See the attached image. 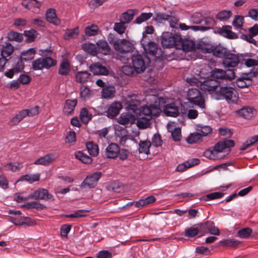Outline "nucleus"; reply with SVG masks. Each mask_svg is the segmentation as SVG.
<instances>
[{
	"label": "nucleus",
	"mask_w": 258,
	"mask_h": 258,
	"mask_svg": "<svg viewBox=\"0 0 258 258\" xmlns=\"http://www.w3.org/2000/svg\"><path fill=\"white\" fill-rule=\"evenodd\" d=\"M187 99L190 103L197 105L201 108H205V99L199 89H189L187 93Z\"/></svg>",
	"instance_id": "nucleus-6"
},
{
	"label": "nucleus",
	"mask_w": 258,
	"mask_h": 258,
	"mask_svg": "<svg viewBox=\"0 0 258 258\" xmlns=\"http://www.w3.org/2000/svg\"><path fill=\"white\" fill-rule=\"evenodd\" d=\"M197 48L198 49H201L203 53L212 52L214 55L218 57L223 58V59L228 52L226 48L220 46H217L212 48V47L207 48L201 44H198Z\"/></svg>",
	"instance_id": "nucleus-7"
},
{
	"label": "nucleus",
	"mask_w": 258,
	"mask_h": 258,
	"mask_svg": "<svg viewBox=\"0 0 258 258\" xmlns=\"http://www.w3.org/2000/svg\"><path fill=\"white\" fill-rule=\"evenodd\" d=\"M131 59L132 65L137 74L143 72L150 62V58L145 54H134Z\"/></svg>",
	"instance_id": "nucleus-3"
},
{
	"label": "nucleus",
	"mask_w": 258,
	"mask_h": 258,
	"mask_svg": "<svg viewBox=\"0 0 258 258\" xmlns=\"http://www.w3.org/2000/svg\"><path fill=\"white\" fill-rule=\"evenodd\" d=\"M136 10L130 9L123 13L120 16V20L125 24L130 23L134 18Z\"/></svg>",
	"instance_id": "nucleus-34"
},
{
	"label": "nucleus",
	"mask_w": 258,
	"mask_h": 258,
	"mask_svg": "<svg viewBox=\"0 0 258 258\" xmlns=\"http://www.w3.org/2000/svg\"><path fill=\"white\" fill-rule=\"evenodd\" d=\"M7 37L10 41H15L18 42H22L23 37L22 34L17 32L11 31L8 33Z\"/></svg>",
	"instance_id": "nucleus-49"
},
{
	"label": "nucleus",
	"mask_w": 258,
	"mask_h": 258,
	"mask_svg": "<svg viewBox=\"0 0 258 258\" xmlns=\"http://www.w3.org/2000/svg\"><path fill=\"white\" fill-rule=\"evenodd\" d=\"M258 34V25L255 24L249 29V35H246V40L249 42L254 43L255 41L252 38L253 36Z\"/></svg>",
	"instance_id": "nucleus-47"
},
{
	"label": "nucleus",
	"mask_w": 258,
	"mask_h": 258,
	"mask_svg": "<svg viewBox=\"0 0 258 258\" xmlns=\"http://www.w3.org/2000/svg\"><path fill=\"white\" fill-rule=\"evenodd\" d=\"M255 112V110L250 107H244L236 111L239 116L246 119H251Z\"/></svg>",
	"instance_id": "nucleus-25"
},
{
	"label": "nucleus",
	"mask_w": 258,
	"mask_h": 258,
	"mask_svg": "<svg viewBox=\"0 0 258 258\" xmlns=\"http://www.w3.org/2000/svg\"><path fill=\"white\" fill-rule=\"evenodd\" d=\"M151 143L150 141H140L139 143V151L140 153H144L147 155L150 154V147Z\"/></svg>",
	"instance_id": "nucleus-40"
},
{
	"label": "nucleus",
	"mask_w": 258,
	"mask_h": 258,
	"mask_svg": "<svg viewBox=\"0 0 258 258\" xmlns=\"http://www.w3.org/2000/svg\"><path fill=\"white\" fill-rule=\"evenodd\" d=\"M90 76V74L87 71H80L76 73L75 78L77 82L84 84L87 82Z\"/></svg>",
	"instance_id": "nucleus-36"
},
{
	"label": "nucleus",
	"mask_w": 258,
	"mask_h": 258,
	"mask_svg": "<svg viewBox=\"0 0 258 258\" xmlns=\"http://www.w3.org/2000/svg\"><path fill=\"white\" fill-rule=\"evenodd\" d=\"M36 52L35 48H31L28 50L23 51L21 53V58L24 61L30 60L34 57Z\"/></svg>",
	"instance_id": "nucleus-38"
},
{
	"label": "nucleus",
	"mask_w": 258,
	"mask_h": 258,
	"mask_svg": "<svg viewBox=\"0 0 258 258\" xmlns=\"http://www.w3.org/2000/svg\"><path fill=\"white\" fill-rule=\"evenodd\" d=\"M135 121L136 117L135 115L130 112L121 113L117 120L118 123L124 125L133 124L135 122Z\"/></svg>",
	"instance_id": "nucleus-17"
},
{
	"label": "nucleus",
	"mask_w": 258,
	"mask_h": 258,
	"mask_svg": "<svg viewBox=\"0 0 258 258\" xmlns=\"http://www.w3.org/2000/svg\"><path fill=\"white\" fill-rule=\"evenodd\" d=\"M179 27L181 30H187L188 29H192L194 31L198 30H203L206 29V27L204 26H189L186 25L184 23H180L179 25Z\"/></svg>",
	"instance_id": "nucleus-60"
},
{
	"label": "nucleus",
	"mask_w": 258,
	"mask_h": 258,
	"mask_svg": "<svg viewBox=\"0 0 258 258\" xmlns=\"http://www.w3.org/2000/svg\"><path fill=\"white\" fill-rule=\"evenodd\" d=\"M224 195L223 192H214L203 196L202 198V200L207 201L211 200L220 199Z\"/></svg>",
	"instance_id": "nucleus-55"
},
{
	"label": "nucleus",
	"mask_w": 258,
	"mask_h": 258,
	"mask_svg": "<svg viewBox=\"0 0 258 258\" xmlns=\"http://www.w3.org/2000/svg\"><path fill=\"white\" fill-rule=\"evenodd\" d=\"M164 112L168 116L176 117L179 114V108L175 103L167 104L166 105H163Z\"/></svg>",
	"instance_id": "nucleus-21"
},
{
	"label": "nucleus",
	"mask_w": 258,
	"mask_h": 258,
	"mask_svg": "<svg viewBox=\"0 0 258 258\" xmlns=\"http://www.w3.org/2000/svg\"><path fill=\"white\" fill-rule=\"evenodd\" d=\"M24 34L27 38V41L30 43L34 41L38 35V33L35 30L31 29L29 30L24 31Z\"/></svg>",
	"instance_id": "nucleus-52"
},
{
	"label": "nucleus",
	"mask_w": 258,
	"mask_h": 258,
	"mask_svg": "<svg viewBox=\"0 0 258 258\" xmlns=\"http://www.w3.org/2000/svg\"><path fill=\"white\" fill-rule=\"evenodd\" d=\"M115 93V89L113 86L109 85L103 88L101 94L102 97L105 99L112 98Z\"/></svg>",
	"instance_id": "nucleus-29"
},
{
	"label": "nucleus",
	"mask_w": 258,
	"mask_h": 258,
	"mask_svg": "<svg viewBox=\"0 0 258 258\" xmlns=\"http://www.w3.org/2000/svg\"><path fill=\"white\" fill-rule=\"evenodd\" d=\"M181 36L169 32H164L161 36V44L164 48L175 47L177 49Z\"/></svg>",
	"instance_id": "nucleus-4"
},
{
	"label": "nucleus",
	"mask_w": 258,
	"mask_h": 258,
	"mask_svg": "<svg viewBox=\"0 0 258 258\" xmlns=\"http://www.w3.org/2000/svg\"><path fill=\"white\" fill-rule=\"evenodd\" d=\"M75 155L76 159L83 163L89 164L92 162V159L81 151H77Z\"/></svg>",
	"instance_id": "nucleus-39"
},
{
	"label": "nucleus",
	"mask_w": 258,
	"mask_h": 258,
	"mask_svg": "<svg viewBox=\"0 0 258 258\" xmlns=\"http://www.w3.org/2000/svg\"><path fill=\"white\" fill-rule=\"evenodd\" d=\"M196 130L202 134L203 138V137H206L210 134L212 131V128L209 125L198 124L196 126Z\"/></svg>",
	"instance_id": "nucleus-50"
},
{
	"label": "nucleus",
	"mask_w": 258,
	"mask_h": 258,
	"mask_svg": "<svg viewBox=\"0 0 258 258\" xmlns=\"http://www.w3.org/2000/svg\"><path fill=\"white\" fill-rule=\"evenodd\" d=\"M122 107V104L119 102H114L111 103L106 111V115L109 118L115 117L119 114Z\"/></svg>",
	"instance_id": "nucleus-20"
},
{
	"label": "nucleus",
	"mask_w": 258,
	"mask_h": 258,
	"mask_svg": "<svg viewBox=\"0 0 258 258\" xmlns=\"http://www.w3.org/2000/svg\"><path fill=\"white\" fill-rule=\"evenodd\" d=\"M46 20L47 22L55 26L60 24V20L57 18L55 10L54 9H48L45 14Z\"/></svg>",
	"instance_id": "nucleus-22"
},
{
	"label": "nucleus",
	"mask_w": 258,
	"mask_h": 258,
	"mask_svg": "<svg viewBox=\"0 0 258 258\" xmlns=\"http://www.w3.org/2000/svg\"><path fill=\"white\" fill-rule=\"evenodd\" d=\"M243 56V54L238 55L228 51L223 60V63L226 67H235L239 62H241V59Z\"/></svg>",
	"instance_id": "nucleus-9"
},
{
	"label": "nucleus",
	"mask_w": 258,
	"mask_h": 258,
	"mask_svg": "<svg viewBox=\"0 0 258 258\" xmlns=\"http://www.w3.org/2000/svg\"><path fill=\"white\" fill-rule=\"evenodd\" d=\"M224 71L222 69L215 68L211 72L210 77L213 79H224Z\"/></svg>",
	"instance_id": "nucleus-54"
},
{
	"label": "nucleus",
	"mask_w": 258,
	"mask_h": 258,
	"mask_svg": "<svg viewBox=\"0 0 258 258\" xmlns=\"http://www.w3.org/2000/svg\"><path fill=\"white\" fill-rule=\"evenodd\" d=\"M57 156L55 153H49L44 157H41L35 161L34 164L36 165H42L44 166H48L50 165Z\"/></svg>",
	"instance_id": "nucleus-19"
},
{
	"label": "nucleus",
	"mask_w": 258,
	"mask_h": 258,
	"mask_svg": "<svg viewBox=\"0 0 258 258\" xmlns=\"http://www.w3.org/2000/svg\"><path fill=\"white\" fill-rule=\"evenodd\" d=\"M77 104V99L66 100L63 111L67 115L71 114L74 111L75 108Z\"/></svg>",
	"instance_id": "nucleus-28"
},
{
	"label": "nucleus",
	"mask_w": 258,
	"mask_h": 258,
	"mask_svg": "<svg viewBox=\"0 0 258 258\" xmlns=\"http://www.w3.org/2000/svg\"><path fill=\"white\" fill-rule=\"evenodd\" d=\"M231 29L232 27L231 26H224L222 28L220 29L219 33L223 36L227 38H236V35L231 31Z\"/></svg>",
	"instance_id": "nucleus-32"
},
{
	"label": "nucleus",
	"mask_w": 258,
	"mask_h": 258,
	"mask_svg": "<svg viewBox=\"0 0 258 258\" xmlns=\"http://www.w3.org/2000/svg\"><path fill=\"white\" fill-rule=\"evenodd\" d=\"M91 71L94 75H106L108 73V71L106 68L100 63H96L91 64L90 67Z\"/></svg>",
	"instance_id": "nucleus-26"
},
{
	"label": "nucleus",
	"mask_w": 258,
	"mask_h": 258,
	"mask_svg": "<svg viewBox=\"0 0 258 258\" xmlns=\"http://www.w3.org/2000/svg\"><path fill=\"white\" fill-rule=\"evenodd\" d=\"M201 89L204 91L209 92L214 91L217 87L220 85V82L212 78H207L202 83H200Z\"/></svg>",
	"instance_id": "nucleus-14"
},
{
	"label": "nucleus",
	"mask_w": 258,
	"mask_h": 258,
	"mask_svg": "<svg viewBox=\"0 0 258 258\" xmlns=\"http://www.w3.org/2000/svg\"><path fill=\"white\" fill-rule=\"evenodd\" d=\"M235 145L234 141L232 140L223 139L220 141L214 146V150L216 153L222 152L226 148H230Z\"/></svg>",
	"instance_id": "nucleus-16"
},
{
	"label": "nucleus",
	"mask_w": 258,
	"mask_h": 258,
	"mask_svg": "<svg viewBox=\"0 0 258 258\" xmlns=\"http://www.w3.org/2000/svg\"><path fill=\"white\" fill-rule=\"evenodd\" d=\"M71 71V66L69 60L65 58L60 62L58 73L61 76H67Z\"/></svg>",
	"instance_id": "nucleus-27"
},
{
	"label": "nucleus",
	"mask_w": 258,
	"mask_h": 258,
	"mask_svg": "<svg viewBox=\"0 0 258 258\" xmlns=\"http://www.w3.org/2000/svg\"><path fill=\"white\" fill-rule=\"evenodd\" d=\"M248 76V75H246L245 77L243 76L236 80V84L238 87L244 88L248 87L252 84V80Z\"/></svg>",
	"instance_id": "nucleus-31"
},
{
	"label": "nucleus",
	"mask_w": 258,
	"mask_h": 258,
	"mask_svg": "<svg viewBox=\"0 0 258 258\" xmlns=\"http://www.w3.org/2000/svg\"><path fill=\"white\" fill-rule=\"evenodd\" d=\"M12 222L15 225H32L34 223V221L28 217H22L18 216L15 217H12Z\"/></svg>",
	"instance_id": "nucleus-23"
},
{
	"label": "nucleus",
	"mask_w": 258,
	"mask_h": 258,
	"mask_svg": "<svg viewBox=\"0 0 258 258\" xmlns=\"http://www.w3.org/2000/svg\"><path fill=\"white\" fill-rule=\"evenodd\" d=\"M250 56L247 54H243V57H241V62L243 63L244 61L245 65L248 67H254L258 66V57L256 59L246 58L245 57Z\"/></svg>",
	"instance_id": "nucleus-51"
},
{
	"label": "nucleus",
	"mask_w": 258,
	"mask_h": 258,
	"mask_svg": "<svg viewBox=\"0 0 258 258\" xmlns=\"http://www.w3.org/2000/svg\"><path fill=\"white\" fill-rule=\"evenodd\" d=\"M91 90L86 86H82L80 88V97L85 100L91 97Z\"/></svg>",
	"instance_id": "nucleus-63"
},
{
	"label": "nucleus",
	"mask_w": 258,
	"mask_h": 258,
	"mask_svg": "<svg viewBox=\"0 0 258 258\" xmlns=\"http://www.w3.org/2000/svg\"><path fill=\"white\" fill-rule=\"evenodd\" d=\"M83 50L86 52L91 54L92 55L95 56L97 53V46L92 43H86L84 44L82 46Z\"/></svg>",
	"instance_id": "nucleus-46"
},
{
	"label": "nucleus",
	"mask_w": 258,
	"mask_h": 258,
	"mask_svg": "<svg viewBox=\"0 0 258 258\" xmlns=\"http://www.w3.org/2000/svg\"><path fill=\"white\" fill-rule=\"evenodd\" d=\"M115 45L116 47L114 49L121 54L132 52L134 48V45L125 39H121L119 43H116Z\"/></svg>",
	"instance_id": "nucleus-13"
},
{
	"label": "nucleus",
	"mask_w": 258,
	"mask_h": 258,
	"mask_svg": "<svg viewBox=\"0 0 258 258\" xmlns=\"http://www.w3.org/2000/svg\"><path fill=\"white\" fill-rule=\"evenodd\" d=\"M257 142H258V135L253 136L242 145L240 150L241 151H244Z\"/></svg>",
	"instance_id": "nucleus-56"
},
{
	"label": "nucleus",
	"mask_w": 258,
	"mask_h": 258,
	"mask_svg": "<svg viewBox=\"0 0 258 258\" xmlns=\"http://www.w3.org/2000/svg\"><path fill=\"white\" fill-rule=\"evenodd\" d=\"M92 117V114L89 113V111L86 108H83L81 110L80 118L83 123H88L89 121L91 119Z\"/></svg>",
	"instance_id": "nucleus-43"
},
{
	"label": "nucleus",
	"mask_w": 258,
	"mask_h": 258,
	"mask_svg": "<svg viewBox=\"0 0 258 258\" xmlns=\"http://www.w3.org/2000/svg\"><path fill=\"white\" fill-rule=\"evenodd\" d=\"M128 132L125 127L117 126L115 128V135L121 139V141H125L127 139Z\"/></svg>",
	"instance_id": "nucleus-48"
},
{
	"label": "nucleus",
	"mask_w": 258,
	"mask_h": 258,
	"mask_svg": "<svg viewBox=\"0 0 258 258\" xmlns=\"http://www.w3.org/2000/svg\"><path fill=\"white\" fill-rule=\"evenodd\" d=\"M179 41L177 49H182L185 51H191L196 50V44L192 41L183 40L181 37V39Z\"/></svg>",
	"instance_id": "nucleus-18"
},
{
	"label": "nucleus",
	"mask_w": 258,
	"mask_h": 258,
	"mask_svg": "<svg viewBox=\"0 0 258 258\" xmlns=\"http://www.w3.org/2000/svg\"><path fill=\"white\" fill-rule=\"evenodd\" d=\"M102 173L100 172H94L88 175L83 181L81 184L82 188H94L101 177Z\"/></svg>",
	"instance_id": "nucleus-8"
},
{
	"label": "nucleus",
	"mask_w": 258,
	"mask_h": 258,
	"mask_svg": "<svg viewBox=\"0 0 258 258\" xmlns=\"http://www.w3.org/2000/svg\"><path fill=\"white\" fill-rule=\"evenodd\" d=\"M232 15V13L230 11H222L218 13L216 15V18L221 21L227 20Z\"/></svg>",
	"instance_id": "nucleus-61"
},
{
	"label": "nucleus",
	"mask_w": 258,
	"mask_h": 258,
	"mask_svg": "<svg viewBox=\"0 0 258 258\" xmlns=\"http://www.w3.org/2000/svg\"><path fill=\"white\" fill-rule=\"evenodd\" d=\"M153 16L152 13H142L134 21V23L140 24L149 20Z\"/></svg>",
	"instance_id": "nucleus-53"
},
{
	"label": "nucleus",
	"mask_w": 258,
	"mask_h": 258,
	"mask_svg": "<svg viewBox=\"0 0 258 258\" xmlns=\"http://www.w3.org/2000/svg\"><path fill=\"white\" fill-rule=\"evenodd\" d=\"M86 148L89 154L93 157L97 156L99 153V148L97 145L93 142H88L86 144Z\"/></svg>",
	"instance_id": "nucleus-37"
},
{
	"label": "nucleus",
	"mask_w": 258,
	"mask_h": 258,
	"mask_svg": "<svg viewBox=\"0 0 258 258\" xmlns=\"http://www.w3.org/2000/svg\"><path fill=\"white\" fill-rule=\"evenodd\" d=\"M252 232L250 228L246 227L238 230L237 234L238 236L243 238H247L250 237Z\"/></svg>",
	"instance_id": "nucleus-58"
},
{
	"label": "nucleus",
	"mask_w": 258,
	"mask_h": 258,
	"mask_svg": "<svg viewBox=\"0 0 258 258\" xmlns=\"http://www.w3.org/2000/svg\"><path fill=\"white\" fill-rule=\"evenodd\" d=\"M200 232L204 233H210L211 234L219 235L220 231L219 229L215 226L214 222L207 221L200 225Z\"/></svg>",
	"instance_id": "nucleus-12"
},
{
	"label": "nucleus",
	"mask_w": 258,
	"mask_h": 258,
	"mask_svg": "<svg viewBox=\"0 0 258 258\" xmlns=\"http://www.w3.org/2000/svg\"><path fill=\"white\" fill-rule=\"evenodd\" d=\"M140 105V102L136 99L135 100L134 99H132L131 102H129L127 106V109L128 111H132L133 113H134L135 116L137 117V115H138V112H140L139 106Z\"/></svg>",
	"instance_id": "nucleus-33"
},
{
	"label": "nucleus",
	"mask_w": 258,
	"mask_h": 258,
	"mask_svg": "<svg viewBox=\"0 0 258 258\" xmlns=\"http://www.w3.org/2000/svg\"><path fill=\"white\" fill-rule=\"evenodd\" d=\"M14 51L13 46L10 43H7L6 46H3L1 49L2 57L7 58V57L10 56L13 53Z\"/></svg>",
	"instance_id": "nucleus-44"
},
{
	"label": "nucleus",
	"mask_w": 258,
	"mask_h": 258,
	"mask_svg": "<svg viewBox=\"0 0 258 258\" xmlns=\"http://www.w3.org/2000/svg\"><path fill=\"white\" fill-rule=\"evenodd\" d=\"M214 98L217 100L225 99L229 103H235L238 98L236 91L231 87H221L219 90L215 92Z\"/></svg>",
	"instance_id": "nucleus-2"
},
{
	"label": "nucleus",
	"mask_w": 258,
	"mask_h": 258,
	"mask_svg": "<svg viewBox=\"0 0 258 258\" xmlns=\"http://www.w3.org/2000/svg\"><path fill=\"white\" fill-rule=\"evenodd\" d=\"M125 24L122 21L115 23L113 29L118 34H122L124 33L126 29Z\"/></svg>",
	"instance_id": "nucleus-64"
},
{
	"label": "nucleus",
	"mask_w": 258,
	"mask_h": 258,
	"mask_svg": "<svg viewBox=\"0 0 258 258\" xmlns=\"http://www.w3.org/2000/svg\"><path fill=\"white\" fill-rule=\"evenodd\" d=\"M203 138L202 134L200 133L195 132L191 133L186 138V141L188 144H195L202 142Z\"/></svg>",
	"instance_id": "nucleus-35"
},
{
	"label": "nucleus",
	"mask_w": 258,
	"mask_h": 258,
	"mask_svg": "<svg viewBox=\"0 0 258 258\" xmlns=\"http://www.w3.org/2000/svg\"><path fill=\"white\" fill-rule=\"evenodd\" d=\"M120 148L116 143H111L106 148L105 155L107 158L115 159L118 156Z\"/></svg>",
	"instance_id": "nucleus-15"
},
{
	"label": "nucleus",
	"mask_w": 258,
	"mask_h": 258,
	"mask_svg": "<svg viewBox=\"0 0 258 258\" xmlns=\"http://www.w3.org/2000/svg\"><path fill=\"white\" fill-rule=\"evenodd\" d=\"M40 174H25L21 176L19 181H25L29 183H33L40 180Z\"/></svg>",
	"instance_id": "nucleus-41"
},
{
	"label": "nucleus",
	"mask_w": 258,
	"mask_h": 258,
	"mask_svg": "<svg viewBox=\"0 0 258 258\" xmlns=\"http://www.w3.org/2000/svg\"><path fill=\"white\" fill-rule=\"evenodd\" d=\"M57 61L50 56L38 58L32 62V69L35 70H41L43 69H49L56 64Z\"/></svg>",
	"instance_id": "nucleus-5"
},
{
	"label": "nucleus",
	"mask_w": 258,
	"mask_h": 258,
	"mask_svg": "<svg viewBox=\"0 0 258 258\" xmlns=\"http://www.w3.org/2000/svg\"><path fill=\"white\" fill-rule=\"evenodd\" d=\"M156 201V198L153 196H149L144 199H141L135 203V206L137 208L143 207L154 203Z\"/></svg>",
	"instance_id": "nucleus-42"
},
{
	"label": "nucleus",
	"mask_w": 258,
	"mask_h": 258,
	"mask_svg": "<svg viewBox=\"0 0 258 258\" xmlns=\"http://www.w3.org/2000/svg\"><path fill=\"white\" fill-rule=\"evenodd\" d=\"M53 198V196L47 189L42 188H39L28 196V199L34 200H51Z\"/></svg>",
	"instance_id": "nucleus-11"
},
{
	"label": "nucleus",
	"mask_w": 258,
	"mask_h": 258,
	"mask_svg": "<svg viewBox=\"0 0 258 258\" xmlns=\"http://www.w3.org/2000/svg\"><path fill=\"white\" fill-rule=\"evenodd\" d=\"M151 103L149 105H145L140 108V112L137 115V124L140 128H146L151 124V120L153 115L158 113L165 104V100L162 97H158L156 95L150 96Z\"/></svg>",
	"instance_id": "nucleus-1"
},
{
	"label": "nucleus",
	"mask_w": 258,
	"mask_h": 258,
	"mask_svg": "<svg viewBox=\"0 0 258 258\" xmlns=\"http://www.w3.org/2000/svg\"><path fill=\"white\" fill-rule=\"evenodd\" d=\"M78 34L79 30L78 28L72 29H67L64 35V38L68 40L72 38H75L78 36Z\"/></svg>",
	"instance_id": "nucleus-59"
},
{
	"label": "nucleus",
	"mask_w": 258,
	"mask_h": 258,
	"mask_svg": "<svg viewBox=\"0 0 258 258\" xmlns=\"http://www.w3.org/2000/svg\"><path fill=\"white\" fill-rule=\"evenodd\" d=\"M200 231V228L189 227L185 230L184 236L188 237H194L197 235Z\"/></svg>",
	"instance_id": "nucleus-62"
},
{
	"label": "nucleus",
	"mask_w": 258,
	"mask_h": 258,
	"mask_svg": "<svg viewBox=\"0 0 258 258\" xmlns=\"http://www.w3.org/2000/svg\"><path fill=\"white\" fill-rule=\"evenodd\" d=\"M96 45L97 53H101L104 55L110 53L111 48L106 40H99L97 42Z\"/></svg>",
	"instance_id": "nucleus-24"
},
{
	"label": "nucleus",
	"mask_w": 258,
	"mask_h": 258,
	"mask_svg": "<svg viewBox=\"0 0 258 258\" xmlns=\"http://www.w3.org/2000/svg\"><path fill=\"white\" fill-rule=\"evenodd\" d=\"M26 110H22L13 117L10 121V124L12 125H17L24 118L27 116Z\"/></svg>",
	"instance_id": "nucleus-45"
},
{
	"label": "nucleus",
	"mask_w": 258,
	"mask_h": 258,
	"mask_svg": "<svg viewBox=\"0 0 258 258\" xmlns=\"http://www.w3.org/2000/svg\"><path fill=\"white\" fill-rule=\"evenodd\" d=\"M240 244V241L234 239H227L219 242L220 245L230 248H236Z\"/></svg>",
	"instance_id": "nucleus-30"
},
{
	"label": "nucleus",
	"mask_w": 258,
	"mask_h": 258,
	"mask_svg": "<svg viewBox=\"0 0 258 258\" xmlns=\"http://www.w3.org/2000/svg\"><path fill=\"white\" fill-rule=\"evenodd\" d=\"M145 50L147 54H150L155 58L162 59L164 57V52L162 49L153 42H149Z\"/></svg>",
	"instance_id": "nucleus-10"
},
{
	"label": "nucleus",
	"mask_w": 258,
	"mask_h": 258,
	"mask_svg": "<svg viewBox=\"0 0 258 258\" xmlns=\"http://www.w3.org/2000/svg\"><path fill=\"white\" fill-rule=\"evenodd\" d=\"M89 210H79L73 213L65 215V217L69 218H78L80 217H84L86 216L84 213L88 212Z\"/></svg>",
	"instance_id": "nucleus-57"
}]
</instances>
